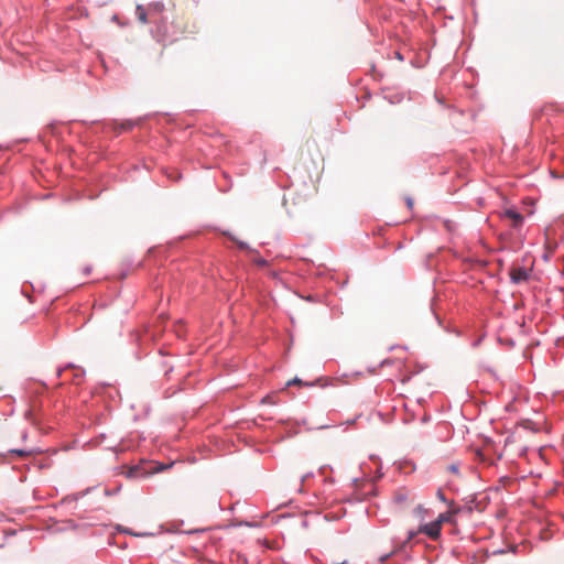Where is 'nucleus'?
Segmentation results:
<instances>
[{"mask_svg": "<svg viewBox=\"0 0 564 564\" xmlns=\"http://www.w3.org/2000/svg\"><path fill=\"white\" fill-rule=\"evenodd\" d=\"M259 264H265V261L264 260L259 261Z\"/></svg>", "mask_w": 564, "mask_h": 564, "instance_id": "ddd939ff", "label": "nucleus"}, {"mask_svg": "<svg viewBox=\"0 0 564 564\" xmlns=\"http://www.w3.org/2000/svg\"><path fill=\"white\" fill-rule=\"evenodd\" d=\"M442 520L421 525L417 532L426 534L432 540H437L441 535Z\"/></svg>", "mask_w": 564, "mask_h": 564, "instance_id": "f257e3e1", "label": "nucleus"}, {"mask_svg": "<svg viewBox=\"0 0 564 564\" xmlns=\"http://www.w3.org/2000/svg\"><path fill=\"white\" fill-rule=\"evenodd\" d=\"M417 533H419L417 531H410V532H409V534H408V539H406V540H405V541H404V542H403L399 547L394 549V550L391 552V554L397 553V552L401 551L402 549H404V547H405V545H406V544H408L412 539H414V538L416 536V534H417Z\"/></svg>", "mask_w": 564, "mask_h": 564, "instance_id": "20e7f679", "label": "nucleus"}, {"mask_svg": "<svg viewBox=\"0 0 564 564\" xmlns=\"http://www.w3.org/2000/svg\"><path fill=\"white\" fill-rule=\"evenodd\" d=\"M447 519H448L447 514H446V513H442V514H440V517H438V519H437V520H442V523H443V522H444V521H446Z\"/></svg>", "mask_w": 564, "mask_h": 564, "instance_id": "1a4fd4ad", "label": "nucleus"}, {"mask_svg": "<svg viewBox=\"0 0 564 564\" xmlns=\"http://www.w3.org/2000/svg\"><path fill=\"white\" fill-rule=\"evenodd\" d=\"M529 278V271L525 268H512L510 279L513 283H521Z\"/></svg>", "mask_w": 564, "mask_h": 564, "instance_id": "f03ea898", "label": "nucleus"}, {"mask_svg": "<svg viewBox=\"0 0 564 564\" xmlns=\"http://www.w3.org/2000/svg\"><path fill=\"white\" fill-rule=\"evenodd\" d=\"M301 383H302V381L300 379L295 378L294 380L289 381L288 384H301Z\"/></svg>", "mask_w": 564, "mask_h": 564, "instance_id": "9b49d317", "label": "nucleus"}, {"mask_svg": "<svg viewBox=\"0 0 564 564\" xmlns=\"http://www.w3.org/2000/svg\"><path fill=\"white\" fill-rule=\"evenodd\" d=\"M503 217L510 219L513 227H519L523 221V216L514 209H506Z\"/></svg>", "mask_w": 564, "mask_h": 564, "instance_id": "7ed1b4c3", "label": "nucleus"}, {"mask_svg": "<svg viewBox=\"0 0 564 564\" xmlns=\"http://www.w3.org/2000/svg\"><path fill=\"white\" fill-rule=\"evenodd\" d=\"M133 127V122L130 120L123 121L121 123H116V130L119 132L130 130Z\"/></svg>", "mask_w": 564, "mask_h": 564, "instance_id": "39448f33", "label": "nucleus"}, {"mask_svg": "<svg viewBox=\"0 0 564 564\" xmlns=\"http://www.w3.org/2000/svg\"><path fill=\"white\" fill-rule=\"evenodd\" d=\"M270 402V399L263 398V402Z\"/></svg>", "mask_w": 564, "mask_h": 564, "instance_id": "2eb2a0df", "label": "nucleus"}, {"mask_svg": "<svg viewBox=\"0 0 564 564\" xmlns=\"http://www.w3.org/2000/svg\"><path fill=\"white\" fill-rule=\"evenodd\" d=\"M10 453L15 454L20 457H28L33 454V451H31V449H11Z\"/></svg>", "mask_w": 564, "mask_h": 564, "instance_id": "423d86ee", "label": "nucleus"}, {"mask_svg": "<svg viewBox=\"0 0 564 564\" xmlns=\"http://www.w3.org/2000/svg\"><path fill=\"white\" fill-rule=\"evenodd\" d=\"M406 205H408L409 208L413 207V199L411 197L406 198Z\"/></svg>", "mask_w": 564, "mask_h": 564, "instance_id": "9d476101", "label": "nucleus"}, {"mask_svg": "<svg viewBox=\"0 0 564 564\" xmlns=\"http://www.w3.org/2000/svg\"><path fill=\"white\" fill-rule=\"evenodd\" d=\"M270 402V399L263 398V402Z\"/></svg>", "mask_w": 564, "mask_h": 564, "instance_id": "4468645a", "label": "nucleus"}, {"mask_svg": "<svg viewBox=\"0 0 564 564\" xmlns=\"http://www.w3.org/2000/svg\"><path fill=\"white\" fill-rule=\"evenodd\" d=\"M137 14H138V19H139L140 22H142V23H147L148 22L147 13L144 12V10H143V8L141 6L137 7Z\"/></svg>", "mask_w": 564, "mask_h": 564, "instance_id": "0eeeda50", "label": "nucleus"}, {"mask_svg": "<svg viewBox=\"0 0 564 564\" xmlns=\"http://www.w3.org/2000/svg\"><path fill=\"white\" fill-rule=\"evenodd\" d=\"M448 470L453 474H457L458 473V466L456 464H452L448 466Z\"/></svg>", "mask_w": 564, "mask_h": 564, "instance_id": "6e6552de", "label": "nucleus"}, {"mask_svg": "<svg viewBox=\"0 0 564 564\" xmlns=\"http://www.w3.org/2000/svg\"><path fill=\"white\" fill-rule=\"evenodd\" d=\"M437 496H438V498H440L441 500H443V501L445 500V497H444V495H443V492H442V491H438V492H437Z\"/></svg>", "mask_w": 564, "mask_h": 564, "instance_id": "f8f14e48", "label": "nucleus"}]
</instances>
